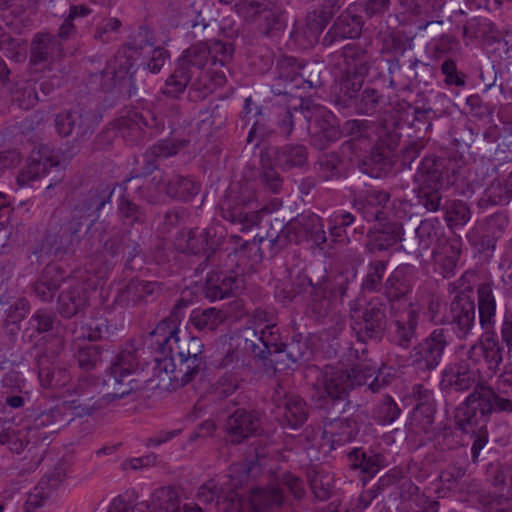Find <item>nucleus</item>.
<instances>
[{"mask_svg":"<svg viewBox=\"0 0 512 512\" xmlns=\"http://www.w3.org/2000/svg\"><path fill=\"white\" fill-rule=\"evenodd\" d=\"M479 324L483 330L480 338L467 351V360L481 370L486 367L495 374L503 361L504 344L495 330L496 298L491 283H481L477 287Z\"/></svg>","mask_w":512,"mask_h":512,"instance_id":"f257e3e1","label":"nucleus"},{"mask_svg":"<svg viewBox=\"0 0 512 512\" xmlns=\"http://www.w3.org/2000/svg\"><path fill=\"white\" fill-rule=\"evenodd\" d=\"M233 54L232 43L210 39L198 41L185 49L176 63L198 80L208 81L214 90L226 83V72L229 71L228 64Z\"/></svg>","mask_w":512,"mask_h":512,"instance_id":"f03ea898","label":"nucleus"},{"mask_svg":"<svg viewBox=\"0 0 512 512\" xmlns=\"http://www.w3.org/2000/svg\"><path fill=\"white\" fill-rule=\"evenodd\" d=\"M278 79L277 83L270 87V92L275 96L272 104L263 105L258 109V115L267 118L275 123L285 137H289L293 131L295 115L291 105L297 97L294 95L296 88V78L300 75L301 63H298L294 57H283L277 63ZM301 103L304 104L302 96H298Z\"/></svg>","mask_w":512,"mask_h":512,"instance_id":"7ed1b4c3","label":"nucleus"},{"mask_svg":"<svg viewBox=\"0 0 512 512\" xmlns=\"http://www.w3.org/2000/svg\"><path fill=\"white\" fill-rule=\"evenodd\" d=\"M255 241L256 236L252 241H244L235 250L238 273L234 271H211L207 274L203 286V294L207 299L210 301L222 300L247 288L249 279L252 278L256 267V252L252 251Z\"/></svg>","mask_w":512,"mask_h":512,"instance_id":"20e7f679","label":"nucleus"},{"mask_svg":"<svg viewBox=\"0 0 512 512\" xmlns=\"http://www.w3.org/2000/svg\"><path fill=\"white\" fill-rule=\"evenodd\" d=\"M307 377L314 376L311 384V400L319 403L318 407L330 414L338 404L343 403L339 413L350 411L356 405L347 400L352 389L351 375L348 370L334 366H325L320 369L317 366L307 367Z\"/></svg>","mask_w":512,"mask_h":512,"instance_id":"39448f33","label":"nucleus"},{"mask_svg":"<svg viewBox=\"0 0 512 512\" xmlns=\"http://www.w3.org/2000/svg\"><path fill=\"white\" fill-rule=\"evenodd\" d=\"M141 373L139 349L134 343L125 344L108 369L105 383L114 391L104 398L108 401L122 399L144 389L146 380L139 378Z\"/></svg>","mask_w":512,"mask_h":512,"instance_id":"423d86ee","label":"nucleus"},{"mask_svg":"<svg viewBox=\"0 0 512 512\" xmlns=\"http://www.w3.org/2000/svg\"><path fill=\"white\" fill-rule=\"evenodd\" d=\"M197 498L202 503L214 504L218 512H256V484H252L249 495L243 497L229 486L226 476L203 483L198 489Z\"/></svg>","mask_w":512,"mask_h":512,"instance_id":"0eeeda50","label":"nucleus"},{"mask_svg":"<svg viewBox=\"0 0 512 512\" xmlns=\"http://www.w3.org/2000/svg\"><path fill=\"white\" fill-rule=\"evenodd\" d=\"M390 198V193L387 191L371 189L355 197L352 206L368 222L377 221L381 224L387 221L391 214L397 219L407 217L408 209L412 204L401 199L391 202Z\"/></svg>","mask_w":512,"mask_h":512,"instance_id":"6e6552de","label":"nucleus"},{"mask_svg":"<svg viewBox=\"0 0 512 512\" xmlns=\"http://www.w3.org/2000/svg\"><path fill=\"white\" fill-rule=\"evenodd\" d=\"M493 413H499L492 394V386L477 385L465 402L456 410L455 426L468 434L477 426L485 425Z\"/></svg>","mask_w":512,"mask_h":512,"instance_id":"1a4fd4ad","label":"nucleus"},{"mask_svg":"<svg viewBox=\"0 0 512 512\" xmlns=\"http://www.w3.org/2000/svg\"><path fill=\"white\" fill-rule=\"evenodd\" d=\"M450 340L449 329L435 328L411 348L408 355L410 365L421 373L435 370L441 363Z\"/></svg>","mask_w":512,"mask_h":512,"instance_id":"9d476101","label":"nucleus"},{"mask_svg":"<svg viewBox=\"0 0 512 512\" xmlns=\"http://www.w3.org/2000/svg\"><path fill=\"white\" fill-rule=\"evenodd\" d=\"M164 324H157L152 332L155 337L157 350L166 359L171 362L186 358L188 356H196L202 353L203 344L198 337L191 336L186 331L173 326L172 330Z\"/></svg>","mask_w":512,"mask_h":512,"instance_id":"9b49d317","label":"nucleus"},{"mask_svg":"<svg viewBox=\"0 0 512 512\" xmlns=\"http://www.w3.org/2000/svg\"><path fill=\"white\" fill-rule=\"evenodd\" d=\"M83 225V221L70 214V219L61 225L57 232H47L36 246L34 254L38 260L50 256L62 258L65 255L74 254L81 243L80 232Z\"/></svg>","mask_w":512,"mask_h":512,"instance_id":"f8f14e48","label":"nucleus"},{"mask_svg":"<svg viewBox=\"0 0 512 512\" xmlns=\"http://www.w3.org/2000/svg\"><path fill=\"white\" fill-rule=\"evenodd\" d=\"M199 190V183L181 175H174L167 179L153 177L146 186L136 185V192L140 198L150 204H157L161 201L160 193H164L174 200L186 202L196 196Z\"/></svg>","mask_w":512,"mask_h":512,"instance_id":"ddd939ff","label":"nucleus"},{"mask_svg":"<svg viewBox=\"0 0 512 512\" xmlns=\"http://www.w3.org/2000/svg\"><path fill=\"white\" fill-rule=\"evenodd\" d=\"M268 397L283 425L297 429L307 421L309 407L306 401L299 395L290 393L283 382H276L268 392Z\"/></svg>","mask_w":512,"mask_h":512,"instance_id":"4468645a","label":"nucleus"},{"mask_svg":"<svg viewBox=\"0 0 512 512\" xmlns=\"http://www.w3.org/2000/svg\"><path fill=\"white\" fill-rule=\"evenodd\" d=\"M386 327V305L379 299L369 301L352 316L351 328L362 343L380 342Z\"/></svg>","mask_w":512,"mask_h":512,"instance_id":"2eb2a0df","label":"nucleus"},{"mask_svg":"<svg viewBox=\"0 0 512 512\" xmlns=\"http://www.w3.org/2000/svg\"><path fill=\"white\" fill-rule=\"evenodd\" d=\"M220 244L221 241L216 236L215 228L207 227L203 229L193 228L187 232L183 231L178 246L184 254H203L205 256L204 260L196 268V272H203L209 263H214L215 254Z\"/></svg>","mask_w":512,"mask_h":512,"instance_id":"dca6fc26","label":"nucleus"},{"mask_svg":"<svg viewBox=\"0 0 512 512\" xmlns=\"http://www.w3.org/2000/svg\"><path fill=\"white\" fill-rule=\"evenodd\" d=\"M267 316V312L258 311V340L263 346H258V360L263 362L266 373H274L277 364L282 362L285 345L281 340L279 328Z\"/></svg>","mask_w":512,"mask_h":512,"instance_id":"f3484780","label":"nucleus"},{"mask_svg":"<svg viewBox=\"0 0 512 512\" xmlns=\"http://www.w3.org/2000/svg\"><path fill=\"white\" fill-rule=\"evenodd\" d=\"M56 132L62 137L75 134L77 138H89L97 124L96 115L86 106L77 104L55 115Z\"/></svg>","mask_w":512,"mask_h":512,"instance_id":"a211bd4d","label":"nucleus"},{"mask_svg":"<svg viewBox=\"0 0 512 512\" xmlns=\"http://www.w3.org/2000/svg\"><path fill=\"white\" fill-rule=\"evenodd\" d=\"M274 137H276L274 130L266 129L264 126L260 127L258 122V149L260 150V161L263 166L261 179L265 188L277 194L282 188V179L274 170V167H280V151L276 146L266 141Z\"/></svg>","mask_w":512,"mask_h":512,"instance_id":"6ab92c4d","label":"nucleus"},{"mask_svg":"<svg viewBox=\"0 0 512 512\" xmlns=\"http://www.w3.org/2000/svg\"><path fill=\"white\" fill-rule=\"evenodd\" d=\"M290 241L301 243L312 242V246L324 250L327 236L322 219L313 212H304L290 220L285 226Z\"/></svg>","mask_w":512,"mask_h":512,"instance_id":"aec40b11","label":"nucleus"},{"mask_svg":"<svg viewBox=\"0 0 512 512\" xmlns=\"http://www.w3.org/2000/svg\"><path fill=\"white\" fill-rule=\"evenodd\" d=\"M187 87H190V93H194L192 97L196 99H204L213 92V87L208 81L198 80L185 67L176 63L173 72L161 88V93L168 98L178 99L184 94Z\"/></svg>","mask_w":512,"mask_h":512,"instance_id":"412c9836","label":"nucleus"},{"mask_svg":"<svg viewBox=\"0 0 512 512\" xmlns=\"http://www.w3.org/2000/svg\"><path fill=\"white\" fill-rule=\"evenodd\" d=\"M116 186L107 183H100L85 193L71 210L73 217L80 221L88 219L90 223L87 229H91L93 224L99 218L100 211L111 204V198Z\"/></svg>","mask_w":512,"mask_h":512,"instance_id":"4be33fe9","label":"nucleus"},{"mask_svg":"<svg viewBox=\"0 0 512 512\" xmlns=\"http://www.w3.org/2000/svg\"><path fill=\"white\" fill-rule=\"evenodd\" d=\"M248 173H252V168H249L248 171L245 172L244 177L246 178V183L242 188L240 202L234 203L229 198H224L220 202V212L222 218L230 221L231 223L241 224V232L251 230L252 227L256 224V211L249 209L250 204L254 201L255 195L254 193L249 196L244 195L246 190L253 191L254 188V183L248 178Z\"/></svg>","mask_w":512,"mask_h":512,"instance_id":"5701e85b","label":"nucleus"},{"mask_svg":"<svg viewBox=\"0 0 512 512\" xmlns=\"http://www.w3.org/2000/svg\"><path fill=\"white\" fill-rule=\"evenodd\" d=\"M340 57L343 59L342 71L356 78L366 79L371 71L379 70L378 58L375 57L369 44L349 43L342 48Z\"/></svg>","mask_w":512,"mask_h":512,"instance_id":"b1692460","label":"nucleus"},{"mask_svg":"<svg viewBox=\"0 0 512 512\" xmlns=\"http://www.w3.org/2000/svg\"><path fill=\"white\" fill-rule=\"evenodd\" d=\"M475 303L465 292L457 293L452 299L447 321L459 340H466L475 328Z\"/></svg>","mask_w":512,"mask_h":512,"instance_id":"393cba45","label":"nucleus"},{"mask_svg":"<svg viewBox=\"0 0 512 512\" xmlns=\"http://www.w3.org/2000/svg\"><path fill=\"white\" fill-rule=\"evenodd\" d=\"M429 166V172L434 179H438L440 185L449 187L459 179L466 177V162L463 156L458 154L445 158H436L434 156H425L419 167Z\"/></svg>","mask_w":512,"mask_h":512,"instance_id":"a878e982","label":"nucleus"},{"mask_svg":"<svg viewBox=\"0 0 512 512\" xmlns=\"http://www.w3.org/2000/svg\"><path fill=\"white\" fill-rule=\"evenodd\" d=\"M65 475L66 469L62 463L56 464L46 473L28 494L24 505L25 512H37L43 507L54 496Z\"/></svg>","mask_w":512,"mask_h":512,"instance_id":"bb28decb","label":"nucleus"},{"mask_svg":"<svg viewBox=\"0 0 512 512\" xmlns=\"http://www.w3.org/2000/svg\"><path fill=\"white\" fill-rule=\"evenodd\" d=\"M52 169L58 172L61 170L58 156L48 147H40L38 150L32 151L26 167L17 175V183L19 186H25L29 181L46 175Z\"/></svg>","mask_w":512,"mask_h":512,"instance_id":"cd10ccee","label":"nucleus"},{"mask_svg":"<svg viewBox=\"0 0 512 512\" xmlns=\"http://www.w3.org/2000/svg\"><path fill=\"white\" fill-rule=\"evenodd\" d=\"M141 252L140 245L130 238V231L117 230L110 234L107 239L103 241L102 253L106 261L110 265L115 263V259L122 254L126 258L125 267L134 270L132 261Z\"/></svg>","mask_w":512,"mask_h":512,"instance_id":"c85d7f7f","label":"nucleus"},{"mask_svg":"<svg viewBox=\"0 0 512 512\" xmlns=\"http://www.w3.org/2000/svg\"><path fill=\"white\" fill-rule=\"evenodd\" d=\"M418 269L411 264L397 266L384 282V294L390 303L406 298L416 283Z\"/></svg>","mask_w":512,"mask_h":512,"instance_id":"c756f323","label":"nucleus"},{"mask_svg":"<svg viewBox=\"0 0 512 512\" xmlns=\"http://www.w3.org/2000/svg\"><path fill=\"white\" fill-rule=\"evenodd\" d=\"M429 166L418 167L415 180L418 182V203L428 212H437L444 209L442 205V191L446 188L440 185L429 172Z\"/></svg>","mask_w":512,"mask_h":512,"instance_id":"7c9ffc66","label":"nucleus"},{"mask_svg":"<svg viewBox=\"0 0 512 512\" xmlns=\"http://www.w3.org/2000/svg\"><path fill=\"white\" fill-rule=\"evenodd\" d=\"M481 368L476 369L467 359L447 366L442 373L441 384L455 391H466L479 382Z\"/></svg>","mask_w":512,"mask_h":512,"instance_id":"2f4dec72","label":"nucleus"},{"mask_svg":"<svg viewBox=\"0 0 512 512\" xmlns=\"http://www.w3.org/2000/svg\"><path fill=\"white\" fill-rule=\"evenodd\" d=\"M359 432L357 421L352 417H330L323 418L322 438L330 442L331 449L352 442Z\"/></svg>","mask_w":512,"mask_h":512,"instance_id":"473e14b6","label":"nucleus"},{"mask_svg":"<svg viewBox=\"0 0 512 512\" xmlns=\"http://www.w3.org/2000/svg\"><path fill=\"white\" fill-rule=\"evenodd\" d=\"M63 55V44L54 34L38 32L30 43L31 65L51 63Z\"/></svg>","mask_w":512,"mask_h":512,"instance_id":"72a5a7b5","label":"nucleus"},{"mask_svg":"<svg viewBox=\"0 0 512 512\" xmlns=\"http://www.w3.org/2000/svg\"><path fill=\"white\" fill-rule=\"evenodd\" d=\"M293 110L295 118L297 115H301L307 122L315 118L320 128L319 133L327 142H335L341 137L342 131L335 125L334 115L325 108L317 105L309 107L308 105L304 106L303 103H300L299 106H293Z\"/></svg>","mask_w":512,"mask_h":512,"instance_id":"f704fd0d","label":"nucleus"},{"mask_svg":"<svg viewBox=\"0 0 512 512\" xmlns=\"http://www.w3.org/2000/svg\"><path fill=\"white\" fill-rule=\"evenodd\" d=\"M418 324L419 313L410 305L393 320L390 330L391 342L399 347L408 348L416 337Z\"/></svg>","mask_w":512,"mask_h":512,"instance_id":"c9c22d12","label":"nucleus"},{"mask_svg":"<svg viewBox=\"0 0 512 512\" xmlns=\"http://www.w3.org/2000/svg\"><path fill=\"white\" fill-rule=\"evenodd\" d=\"M361 29V17L351 14L348 11L343 12L337 17L333 25L323 37L322 45L324 47H330L345 39L356 38L360 35Z\"/></svg>","mask_w":512,"mask_h":512,"instance_id":"e433bc0d","label":"nucleus"},{"mask_svg":"<svg viewBox=\"0 0 512 512\" xmlns=\"http://www.w3.org/2000/svg\"><path fill=\"white\" fill-rule=\"evenodd\" d=\"M381 224L380 228L370 229L368 232L367 248L371 253L386 251L402 240L401 223L388 219Z\"/></svg>","mask_w":512,"mask_h":512,"instance_id":"4c0bfd02","label":"nucleus"},{"mask_svg":"<svg viewBox=\"0 0 512 512\" xmlns=\"http://www.w3.org/2000/svg\"><path fill=\"white\" fill-rule=\"evenodd\" d=\"M224 430L228 442L235 445L241 444L253 436L256 430L254 417L246 410L238 409L227 418Z\"/></svg>","mask_w":512,"mask_h":512,"instance_id":"58836bf2","label":"nucleus"},{"mask_svg":"<svg viewBox=\"0 0 512 512\" xmlns=\"http://www.w3.org/2000/svg\"><path fill=\"white\" fill-rule=\"evenodd\" d=\"M364 78L341 71L339 78L333 87V94L337 106L343 109H351L362 91Z\"/></svg>","mask_w":512,"mask_h":512,"instance_id":"ea45409f","label":"nucleus"},{"mask_svg":"<svg viewBox=\"0 0 512 512\" xmlns=\"http://www.w3.org/2000/svg\"><path fill=\"white\" fill-rule=\"evenodd\" d=\"M64 280V270L58 265L48 264L41 277L32 285V291L41 301L50 302L54 299Z\"/></svg>","mask_w":512,"mask_h":512,"instance_id":"a19ab883","label":"nucleus"},{"mask_svg":"<svg viewBox=\"0 0 512 512\" xmlns=\"http://www.w3.org/2000/svg\"><path fill=\"white\" fill-rule=\"evenodd\" d=\"M390 106V99L376 88L366 86L351 108L358 115L374 116L384 113Z\"/></svg>","mask_w":512,"mask_h":512,"instance_id":"79ce46f5","label":"nucleus"},{"mask_svg":"<svg viewBox=\"0 0 512 512\" xmlns=\"http://www.w3.org/2000/svg\"><path fill=\"white\" fill-rule=\"evenodd\" d=\"M38 378L45 389L62 390L67 388L70 382V374L67 369L55 367L47 355L37 358Z\"/></svg>","mask_w":512,"mask_h":512,"instance_id":"37998d69","label":"nucleus"},{"mask_svg":"<svg viewBox=\"0 0 512 512\" xmlns=\"http://www.w3.org/2000/svg\"><path fill=\"white\" fill-rule=\"evenodd\" d=\"M91 81L99 82L100 89L103 92H110L118 85L131 82V77H128V69L118 64L117 59H114L108 61L99 72L92 73Z\"/></svg>","mask_w":512,"mask_h":512,"instance_id":"c03bdc74","label":"nucleus"},{"mask_svg":"<svg viewBox=\"0 0 512 512\" xmlns=\"http://www.w3.org/2000/svg\"><path fill=\"white\" fill-rule=\"evenodd\" d=\"M163 291V283L158 281H146L132 279L126 285L123 295L128 302L133 304L155 301Z\"/></svg>","mask_w":512,"mask_h":512,"instance_id":"a18cd8bd","label":"nucleus"},{"mask_svg":"<svg viewBox=\"0 0 512 512\" xmlns=\"http://www.w3.org/2000/svg\"><path fill=\"white\" fill-rule=\"evenodd\" d=\"M348 460L353 469H360L362 473L375 475L387 464L386 457L373 450L365 451L362 448H354L348 453Z\"/></svg>","mask_w":512,"mask_h":512,"instance_id":"49530a36","label":"nucleus"},{"mask_svg":"<svg viewBox=\"0 0 512 512\" xmlns=\"http://www.w3.org/2000/svg\"><path fill=\"white\" fill-rule=\"evenodd\" d=\"M87 291L81 286L63 291L58 298V311L64 318H71L87 305Z\"/></svg>","mask_w":512,"mask_h":512,"instance_id":"de8ad7c7","label":"nucleus"},{"mask_svg":"<svg viewBox=\"0 0 512 512\" xmlns=\"http://www.w3.org/2000/svg\"><path fill=\"white\" fill-rule=\"evenodd\" d=\"M171 370L174 381H180L182 386L190 383L195 376L205 368L206 362L203 352L196 356H188L186 358L172 362Z\"/></svg>","mask_w":512,"mask_h":512,"instance_id":"09e8293b","label":"nucleus"},{"mask_svg":"<svg viewBox=\"0 0 512 512\" xmlns=\"http://www.w3.org/2000/svg\"><path fill=\"white\" fill-rule=\"evenodd\" d=\"M327 24L316 12L308 14L304 27L294 33L296 42L302 49L312 48Z\"/></svg>","mask_w":512,"mask_h":512,"instance_id":"8fccbe9b","label":"nucleus"},{"mask_svg":"<svg viewBox=\"0 0 512 512\" xmlns=\"http://www.w3.org/2000/svg\"><path fill=\"white\" fill-rule=\"evenodd\" d=\"M403 76L407 86H429L435 77V68L417 58H410L403 68Z\"/></svg>","mask_w":512,"mask_h":512,"instance_id":"3c124183","label":"nucleus"},{"mask_svg":"<svg viewBox=\"0 0 512 512\" xmlns=\"http://www.w3.org/2000/svg\"><path fill=\"white\" fill-rule=\"evenodd\" d=\"M37 82L32 79L16 81L10 89L11 100L19 108L28 110L39 101Z\"/></svg>","mask_w":512,"mask_h":512,"instance_id":"603ef678","label":"nucleus"},{"mask_svg":"<svg viewBox=\"0 0 512 512\" xmlns=\"http://www.w3.org/2000/svg\"><path fill=\"white\" fill-rule=\"evenodd\" d=\"M71 420L72 419H68L65 416V413H63L62 407H60L59 404L36 416L33 420L32 426L28 428L32 433V436H35L38 431L45 428L49 429L48 433H54L69 424Z\"/></svg>","mask_w":512,"mask_h":512,"instance_id":"864d4df0","label":"nucleus"},{"mask_svg":"<svg viewBox=\"0 0 512 512\" xmlns=\"http://www.w3.org/2000/svg\"><path fill=\"white\" fill-rule=\"evenodd\" d=\"M143 121H145V119L140 112L137 111H130L117 119L116 124L118 131L127 143L133 145L143 139Z\"/></svg>","mask_w":512,"mask_h":512,"instance_id":"5fc2aeb1","label":"nucleus"},{"mask_svg":"<svg viewBox=\"0 0 512 512\" xmlns=\"http://www.w3.org/2000/svg\"><path fill=\"white\" fill-rule=\"evenodd\" d=\"M461 245L460 239H452L443 245L439 251L433 250L435 262L442 268L445 277L454 274L462 252Z\"/></svg>","mask_w":512,"mask_h":512,"instance_id":"6e6d98bb","label":"nucleus"},{"mask_svg":"<svg viewBox=\"0 0 512 512\" xmlns=\"http://www.w3.org/2000/svg\"><path fill=\"white\" fill-rule=\"evenodd\" d=\"M149 505L153 512H182L179 494L170 486L156 489L151 495Z\"/></svg>","mask_w":512,"mask_h":512,"instance_id":"4d7b16f0","label":"nucleus"},{"mask_svg":"<svg viewBox=\"0 0 512 512\" xmlns=\"http://www.w3.org/2000/svg\"><path fill=\"white\" fill-rule=\"evenodd\" d=\"M389 260L372 259L368 262L366 274L362 280V290L366 292H380L384 289V276Z\"/></svg>","mask_w":512,"mask_h":512,"instance_id":"13d9d810","label":"nucleus"},{"mask_svg":"<svg viewBox=\"0 0 512 512\" xmlns=\"http://www.w3.org/2000/svg\"><path fill=\"white\" fill-rule=\"evenodd\" d=\"M487 200L493 205H506L512 200V171L496 177L485 191Z\"/></svg>","mask_w":512,"mask_h":512,"instance_id":"bf43d9fd","label":"nucleus"},{"mask_svg":"<svg viewBox=\"0 0 512 512\" xmlns=\"http://www.w3.org/2000/svg\"><path fill=\"white\" fill-rule=\"evenodd\" d=\"M360 168L372 178H382L391 171L392 163L389 156L377 148L362 161Z\"/></svg>","mask_w":512,"mask_h":512,"instance_id":"052dcab7","label":"nucleus"},{"mask_svg":"<svg viewBox=\"0 0 512 512\" xmlns=\"http://www.w3.org/2000/svg\"><path fill=\"white\" fill-rule=\"evenodd\" d=\"M117 213L123 223L129 225L142 224L147 219L145 209L130 199L128 190H123V194L118 200Z\"/></svg>","mask_w":512,"mask_h":512,"instance_id":"680f3d73","label":"nucleus"},{"mask_svg":"<svg viewBox=\"0 0 512 512\" xmlns=\"http://www.w3.org/2000/svg\"><path fill=\"white\" fill-rule=\"evenodd\" d=\"M402 127L400 121L395 118L383 119L376 132L379 142L389 151H393L402 137Z\"/></svg>","mask_w":512,"mask_h":512,"instance_id":"e2e57ef3","label":"nucleus"},{"mask_svg":"<svg viewBox=\"0 0 512 512\" xmlns=\"http://www.w3.org/2000/svg\"><path fill=\"white\" fill-rule=\"evenodd\" d=\"M90 394L84 395V398L72 397L71 399L64 400L60 407L67 417V411H70L73 416L83 418L93 415L96 411L101 409L99 400H92Z\"/></svg>","mask_w":512,"mask_h":512,"instance_id":"0e129e2a","label":"nucleus"},{"mask_svg":"<svg viewBox=\"0 0 512 512\" xmlns=\"http://www.w3.org/2000/svg\"><path fill=\"white\" fill-rule=\"evenodd\" d=\"M329 293L323 288L314 289L307 307V313L316 321L322 322L332 311Z\"/></svg>","mask_w":512,"mask_h":512,"instance_id":"69168bd1","label":"nucleus"},{"mask_svg":"<svg viewBox=\"0 0 512 512\" xmlns=\"http://www.w3.org/2000/svg\"><path fill=\"white\" fill-rule=\"evenodd\" d=\"M323 66L318 62L301 64L300 75L296 78L297 90L316 89L323 85L322 80Z\"/></svg>","mask_w":512,"mask_h":512,"instance_id":"338daca9","label":"nucleus"},{"mask_svg":"<svg viewBox=\"0 0 512 512\" xmlns=\"http://www.w3.org/2000/svg\"><path fill=\"white\" fill-rule=\"evenodd\" d=\"M492 394L498 412L512 413V379L500 376L492 386Z\"/></svg>","mask_w":512,"mask_h":512,"instance_id":"774afa93","label":"nucleus"}]
</instances>
